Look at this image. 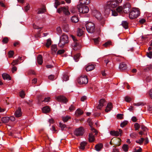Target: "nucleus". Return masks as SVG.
<instances>
[{"label": "nucleus", "instance_id": "32", "mask_svg": "<svg viewBox=\"0 0 152 152\" xmlns=\"http://www.w3.org/2000/svg\"><path fill=\"white\" fill-rule=\"evenodd\" d=\"M92 39L94 41L95 44L97 45L100 41V38L99 37L96 38H93Z\"/></svg>", "mask_w": 152, "mask_h": 152}, {"label": "nucleus", "instance_id": "36", "mask_svg": "<svg viewBox=\"0 0 152 152\" xmlns=\"http://www.w3.org/2000/svg\"><path fill=\"white\" fill-rule=\"evenodd\" d=\"M45 7H42L38 9L37 13L39 14L43 13L45 12Z\"/></svg>", "mask_w": 152, "mask_h": 152}, {"label": "nucleus", "instance_id": "60", "mask_svg": "<svg viewBox=\"0 0 152 152\" xmlns=\"http://www.w3.org/2000/svg\"><path fill=\"white\" fill-rule=\"evenodd\" d=\"M69 109L70 111H73L75 110V107L72 105H71L69 108Z\"/></svg>", "mask_w": 152, "mask_h": 152}, {"label": "nucleus", "instance_id": "62", "mask_svg": "<svg viewBox=\"0 0 152 152\" xmlns=\"http://www.w3.org/2000/svg\"><path fill=\"white\" fill-rule=\"evenodd\" d=\"M10 118V120L12 121H14L15 120V118L14 116H11Z\"/></svg>", "mask_w": 152, "mask_h": 152}, {"label": "nucleus", "instance_id": "42", "mask_svg": "<svg viewBox=\"0 0 152 152\" xmlns=\"http://www.w3.org/2000/svg\"><path fill=\"white\" fill-rule=\"evenodd\" d=\"M125 101L128 102H130L132 100V99L129 96H126L124 98Z\"/></svg>", "mask_w": 152, "mask_h": 152}, {"label": "nucleus", "instance_id": "35", "mask_svg": "<svg viewBox=\"0 0 152 152\" xmlns=\"http://www.w3.org/2000/svg\"><path fill=\"white\" fill-rule=\"evenodd\" d=\"M121 24L125 29H127L128 28V23L126 21H123Z\"/></svg>", "mask_w": 152, "mask_h": 152}, {"label": "nucleus", "instance_id": "56", "mask_svg": "<svg viewBox=\"0 0 152 152\" xmlns=\"http://www.w3.org/2000/svg\"><path fill=\"white\" fill-rule=\"evenodd\" d=\"M111 44V42L110 41H108L107 42H105L104 44H103V45L105 47H107L109 45Z\"/></svg>", "mask_w": 152, "mask_h": 152}, {"label": "nucleus", "instance_id": "64", "mask_svg": "<svg viewBox=\"0 0 152 152\" xmlns=\"http://www.w3.org/2000/svg\"><path fill=\"white\" fill-rule=\"evenodd\" d=\"M17 69V68L15 66L13 67L12 69V72L13 73L15 71H16Z\"/></svg>", "mask_w": 152, "mask_h": 152}, {"label": "nucleus", "instance_id": "13", "mask_svg": "<svg viewBox=\"0 0 152 152\" xmlns=\"http://www.w3.org/2000/svg\"><path fill=\"white\" fill-rule=\"evenodd\" d=\"M105 101L104 99H101L99 101V104L97 106L98 109H101L105 104Z\"/></svg>", "mask_w": 152, "mask_h": 152}, {"label": "nucleus", "instance_id": "33", "mask_svg": "<svg viewBox=\"0 0 152 152\" xmlns=\"http://www.w3.org/2000/svg\"><path fill=\"white\" fill-rule=\"evenodd\" d=\"M63 121L65 122L68 121V120L71 118L70 116L69 115H66L65 116H63L62 117Z\"/></svg>", "mask_w": 152, "mask_h": 152}, {"label": "nucleus", "instance_id": "44", "mask_svg": "<svg viewBox=\"0 0 152 152\" xmlns=\"http://www.w3.org/2000/svg\"><path fill=\"white\" fill-rule=\"evenodd\" d=\"M51 44V41L50 39H48L47 40L46 45L47 47H49Z\"/></svg>", "mask_w": 152, "mask_h": 152}, {"label": "nucleus", "instance_id": "31", "mask_svg": "<svg viewBox=\"0 0 152 152\" xmlns=\"http://www.w3.org/2000/svg\"><path fill=\"white\" fill-rule=\"evenodd\" d=\"M71 37L73 40L74 42V47H77V46L78 45V43L76 42L77 41V40L75 38V37L73 35H71Z\"/></svg>", "mask_w": 152, "mask_h": 152}, {"label": "nucleus", "instance_id": "52", "mask_svg": "<svg viewBox=\"0 0 152 152\" xmlns=\"http://www.w3.org/2000/svg\"><path fill=\"white\" fill-rule=\"evenodd\" d=\"M147 56L148 57L151 58H152V51H150L149 53H147Z\"/></svg>", "mask_w": 152, "mask_h": 152}, {"label": "nucleus", "instance_id": "49", "mask_svg": "<svg viewBox=\"0 0 152 152\" xmlns=\"http://www.w3.org/2000/svg\"><path fill=\"white\" fill-rule=\"evenodd\" d=\"M18 59H16L15 60H14L12 62L11 64L13 66H14L15 65L17 64H18Z\"/></svg>", "mask_w": 152, "mask_h": 152}, {"label": "nucleus", "instance_id": "5", "mask_svg": "<svg viewBox=\"0 0 152 152\" xmlns=\"http://www.w3.org/2000/svg\"><path fill=\"white\" fill-rule=\"evenodd\" d=\"M84 132V130L83 127H80L76 129L74 131V134L76 136H82Z\"/></svg>", "mask_w": 152, "mask_h": 152}, {"label": "nucleus", "instance_id": "22", "mask_svg": "<svg viewBox=\"0 0 152 152\" xmlns=\"http://www.w3.org/2000/svg\"><path fill=\"white\" fill-rule=\"evenodd\" d=\"M103 145L101 143L98 144L96 145L95 146V149L97 151H99L102 148Z\"/></svg>", "mask_w": 152, "mask_h": 152}, {"label": "nucleus", "instance_id": "53", "mask_svg": "<svg viewBox=\"0 0 152 152\" xmlns=\"http://www.w3.org/2000/svg\"><path fill=\"white\" fill-rule=\"evenodd\" d=\"M9 56L10 58H11L14 54V52L13 51H10L8 53Z\"/></svg>", "mask_w": 152, "mask_h": 152}, {"label": "nucleus", "instance_id": "4", "mask_svg": "<svg viewBox=\"0 0 152 152\" xmlns=\"http://www.w3.org/2000/svg\"><path fill=\"white\" fill-rule=\"evenodd\" d=\"M77 7L79 12L82 13H87L89 10L88 7L86 6H83L80 4L77 5Z\"/></svg>", "mask_w": 152, "mask_h": 152}, {"label": "nucleus", "instance_id": "28", "mask_svg": "<svg viewBox=\"0 0 152 152\" xmlns=\"http://www.w3.org/2000/svg\"><path fill=\"white\" fill-rule=\"evenodd\" d=\"M51 50L53 54L55 53L57 50V46L56 45H54L52 46Z\"/></svg>", "mask_w": 152, "mask_h": 152}, {"label": "nucleus", "instance_id": "54", "mask_svg": "<svg viewBox=\"0 0 152 152\" xmlns=\"http://www.w3.org/2000/svg\"><path fill=\"white\" fill-rule=\"evenodd\" d=\"M64 50L63 49L59 50L57 52V54H61L64 53Z\"/></svg>", "mask_w": 152, "mask_h": 152}, {"label": "nucleus", "instance_id": "48", "mask_svg": "<svg viewBox=\"0 0 152 152\" xmlns=\"http://www.w3.org/2000/svg\"><path fill=\"white\" fill-rule=\"evenodd\" d=\"M56 30L57 34L58 35H60L61 34L62 31L60 27H58L56 28Z\"/></svg>", "mask_w": 152, "mask_h": 152}, {"label": "nucleus", "instance_id": "2", "mask_svg": "<svg viewBox=\"0 0 152 152\" xmlns=\"http://www.w3.org/2000/svg\"><path fill=\"white\" fill-rule=\"evenodd\" d=\"M140 13V11L138 9L134 8L129 14V18L131 19L136 18L139 15Z\"/></svg>", "mask_w": 152, "mask_h": 152}, {"label": "nucleus", "instance_id": "12", "mask_svg": "<svg viewBox=\"0 0 152 152\" xmlns=\"http://www.w3.org/2000/svg\"><path fill=\"white\" fill-rule=\"evenodd\" d=\"M131 8V5L130 3H126L123 5V9H124V11L125 12L127 13L130 11Z\"/></svg>", "mask_w": 152, "mask_h": 152}, {"label": "nucleus", "instance_id": "57", "mask_svg": "<svg viewBox=\"0 0 152 152\" xmlns=\"http://www.w3.org/2000/svg\"><path fill=\"white\" fill-rule=\"evenodd\" d=\"M117 117L119 119H121L123 118V115L121 114H119L117 115Z\"/></svg>", "mask_w": 152, "mask_h": 152}, {"label": "nucleus", "instance_id": "16", "mask_svg": "<svg viewBox=\"0 0 152 152\" xmlns=\"http://www.w3.org/2000/svg\"><path fill=\"white\" fill-rule=\"evenodd\" d=\"M88 121L89 123V125L90 126L91 130L93 132L95 133V134H96L97 133V131L92 126L93 124L92 121L90 119H88Z\"/></svg>", "mask_w": 152, "mask_h": 152}, {"label": "nucleus", "instance_id": "9", "mask_svg": "<svg viewBox=\"0 0 152 152\" xmlns=\"http://www.w3.org/2000/svg\"><path fill=\"white\" fill-rule=\"evenodd\" d=\"M122 132V131L121 129H119L118 131H111L110 132V134L112 136H118L119 135L121 136Z\"/></svg>", "mask_w": 152, "mask_h": 152}, {"label": "nucleus", "instance_id": "38", "mask_svg": "<svg viewBox=\"0 0 152 152\" xmlns=\"http://www.w3.org/2000/svg\"><path fill=\"white\" fill-rule=\"evenodd\" d=\"M86 144V142L83 141L80 144V148L82 149H84L85 148V146Z\"/></svg>", "mask_w": 152, "mask_h": 152}, {"label": "nucleus", "instance_id": "26", "mask_svg": "<svg viewBox=\"0 0 152 152\" xmlns=\"http://www.w3.org/2000/svg\"><path fill=\"white\" fill-rule=\"evenodd\" d=\"M126 65L124 63H122L120 64L119 66V68L120 69L122 70H124L126 69Z\"/></svg>", "mask_w": 152, "mask_h": 152}, {"label": "nucleus", "instance_id": "39", "mask_svg": "<svg viewBox=\"0 0 152 152\" xmlns=\"http://www.w3.org/2000/svg\"><path fill=\"white\" fill-rule=\"evenodd\" d=\"M144 140V138H141L140 139L136 140V142L140 145H142Z\"/></svg>", "mask_w": 152, "mask_h": 152}, {"label": "nucleus", "instance_id": "55", "mask_svg": "<svg viewBox=\"0 0 152 152\" xmlns=\"http://www.w3.org/2000/svg\"><path fill=\"white\" fill-rule=\"evenodd\" d=\"M60 4V3L59 1H56L55 2V5H54V6H55V7L56 9H57L58 6V5H59Z\"/></svg>", "mask_w": 152, "mask_h": 152}, {"label": "nucleus", "instance_id": "61", "mask_svg": "<svg viewBox=\"0 0 152 152\" xmlns=\"http://www.w3.org/2000/svg\"><path fill=\"white\" fill-rule=\"evenodd\" d=\"M152 69V65H150L148 66L145 69V70H150Z\"/></svg>", "mask_w": 152, "mask_h": 152}, {"label": "nucleus", "instance_id": "43", "mask_svg": "<svg viewBox=\"0 0 152 152\" xmlns=\"http://www.w3.org/2000/svg\"><path fill=\"white\" fill-rule=\"evenodd\" d=\"M134 126L135 128V130H138L139 129L140 127L139 124L137 123H135L134 124Z\"/></svg>", "mask_w": 152, "mask_h": 152}, {"label": "nucleus", "instance_id": "58", "mask_svg": "<svg viewBox=\"0 0 152 152\" xmlns=\"http://www.w3.org/2000/svg\"><path fill=\"white\" fill-rule=\"evenodd\" d=\"M111 12H112V15H113L114 16H116L118 15L117 12H116L115 11H113V10H112Z\"/></svg>", "mask_w": 152, "mask_h": 152}, {"label": "nucleus", "instance_id": "8", "mask_svg": "<svg viewBox=\"0 0 152 152\" xmlns=\"http://www.w3.org/2000/svg\"><path fill=\"white\" fill-rule=\"evenodd\" d=\"M58 12L60 13L62 12L66 15H69L70 14V12L69 11L68 8L65 7H61L57 10Z\"/></svg>", "mask_w": 152, "mask_h": 152}, {"label": "nucleus", "instance_id": "7", "mask_svg": "<svg viewBox=\"0 0 152 152\" xmlns=\"http://www.w3.org/2000/svg\"><path fill=\"white\" fill-rule=\"evenodd\" d=\"M105 6H106V7L112 9V8L115 7L117 6V4L116 2L114 1H107Z\"/></svg>", "mask_w": 152, "mask_h": 152}, {"label": "nucleus", "instance_id": "29", "mask_svg": "<svg viewBox=\"0 0 152 152\" xmlns=\"http://www.w3.org/2000/svg\"><path fill=\"white\" fill-rule=\"evenodd\" d=\"M83 29L78 28L77 32V35L78 36L80 37L83 34Z\"/></svg>", "mask_w": 152, "mask_h": 152}, {"label": "nucleus", "instance_id": "6", "mask_svg": "<svg viewBox=\"0 0 152 152\" xmlns=\"http://www.w3.org/2000/svg\"><path fill=\"white\" fill-rule=\"evenodd\" d=\"M78 82L80 84H87L88 80L87 76L86 75H83L80 76L78 80Z\"/></svg>", "mask_w": 152, "mask_h": 152}, {"label": "nucleus", "instance_id": "24", "mask_svg": "<svg viewBox=\"0 0 152 152\" xmlns=\"http://www.w3.org/2000/svg\"><path fill=\"white\" fill-rule=\"evenodd\" d=\"M88 140L89 142H93L95 140L94 136L92 134H90L89 135Z\"/></svg>", "mask_w": 152, "mask_h": 152}, {"label": "nucleus", "instance_id": "40", "mask_svg": "<svg viewBox=\"0 0 152 152\" xmlns=\"http://www.w3.org/2000/svg\"><path fill=\"white\" fill-rule=\"evenodd\" d=\"M123 9H124L121 6H119L116 9L117 11L120 13L122 12Z\"/></svg>", "mask_w": 152, "mask_h": 152}, {"label": "nucleus", "instance_id": "1", "mask_svg": "<svg viewBox=\"0 0 152 152\" xmlns=\"http://www.w3.org/2000/svg\"><path fill=\"white\" fill-rule=\"evenodd\" d=\"M68 42V37L65 34H63L60 38L58 44V46L61 48H63L65 45Z\"/></svg>", "mask_w": 152, "mask_h": 152}, {"label": "nucleus", "instance_id": "27", "mask_svg": "<svg viewBox=\"0 0 152 152\" xmlns=\"http://www.w3.org/2000/svg\"><path fill=\"white\" fill-rule=\"evenodd\" d=\"M42 111L43 113H47L49 112L50 109L48 107L46 106L42 108Z\"/></svg>", "mask_w": 152, "mask_h": 152}, {"label": "nucleus", "instance_id": "21", "mask_svg": "<svg viewBox=\"0 0 152 152\" xmlns=\"http://www.w3.org/2000/svg\"><path fill=\"white\" fill-rule=\"evenodd\" d=\"M3 78L4 80H11V77L10 76L7 74L3 73L2 74Z\"/></svg>", "mask_w": 152, "mask_h": 152}, {"label": "nucleus", "instance_id": "45", "mask_svg": "<svg viewBox=\"0 0 152 152\" xmlns=\"http://www.w3.org/2000/svg\"><path fill=\"white\" fill-rule=\"evenodd\" d=\"M20 96L22 98H23L25 95L24 92L23 91H20L19 93Z\"/></svg>", "mask_w": 152, "mask_h": 152}, {"label": "nucleus", "instance_id": "19", "mask_svg": "<svg viewBox=\"0 0 152 152\" xmlns=\"http://www.w3.org/2000/svg\"><path fill=\"white\" fill-rule=\"evenodd\" d=\"M95 68V65L94 64H90L87 66L86 68V70L87 72L90 71Z\"/></svg>", "mask_w": 152, "mask_h": 152}, {"label": "nucleus", "instance_id": "17", "mask_svg": "<svg viewBox=\"0 0 152 152\" xmlns=\"http://www.w3.org/2000/svg\"><path fill=\"white\" fill-rule=\"evenodd\" d=\"M112 108L113 106L112 104L110 102L108 103L106 107L105 111V112L107 113L110 111Z\"/></svg>", "mask_w": 152, "mask_h": 152}, {"label": "nucleus", "instance_id": "50", "mask_svg": "<svg viewBox=\"0 0 152 152\" xmlns=\"http://www.w3.org/2000/svg\"><path fill=\"white\" fill-rule=\"evenodd\" d=\"M8 41V39L7 37L4 38L2 40V42H3V43L4 44L7 43Z\"/></svg>", "mask_w": 152, "mask_h": 152}, {"label": "nucleus", "instance_id": "15", "mask_svg": "<svg viewBox=\"0 0 152 152\" xmlns=\"http://www.w3.org/2000/svg\"><path fill=\"white\" fill-rule=\"evenodd\" d=\"M104 10L103 11V14L105 16H107L110 14V12H111L112 9L109 8L108 7H106L105 6L104 7Z\"/></svg>", "mask_w": 152, "mask_h": 152}, {"label": "nucleus", "instance_id": "11", "mask_svg": "<svg viewBox=\"0 0 152 152\" xmlns=\"http://www.w3.org/2000/svg\"><path fill=\"white\" fill-rule=\"evenodd\" d=\"M15 116L17 118L20 117L22 115V112L20 107H19L16 109L15 113Z\"/></svg>", "mask_w": 152, "mask_h": 152}, {"label": "nucleus", "instance_id": "34", "mask_svg": "<svg viewBox=\"0 0 152 152\" xmlns=\"http://www.w3.org/2000/svg\"><path fill=\"white\" fill-rule=\"evenodd\" d=\"M83 113V111L80 109H77L75 111V114L77 115H80Z\"/></svg>", "mask_w": 152, "mask_h": 152}, {"label": "nucleus", "instance_id": "47", "mask_svg": "<svg viewBox=\"0 0 152 152\" xmlns=\"http://www.w3.org/2000/svg\"><path fill=\"white\" fill-rule=\"evenodd\" d=\"M128 122L127 121H124L121 124L120 126L121 127H123L127 124Z\"/></svg>", "mask_w": 152, "mask_h": 152}, {"label": "nucleus", "instance_id": "23", "mask_svg": "<svg viewBox=\"0 0 152 152\" xmlns=\"http://www.w3.org/2000/svg\"><path fill=\"white\" fill-rule=\"evenodd\" d=\"M37 61L38 64L41 65L43 62V60L42 56L39 55L37 58Z\"/></svg>", "mask_w": 152, "mask_h": 152}, {"label": "nucleus", "instance_id": "20", "mask_svg": "<svg viewBox=\"0 0 152 152\" xmlns=\"http://www.w3.org/2000/svg\"><path fill=\"white\" fill-rule=\"evenodd\" d=\"M71 21L73 23H77L79 21L78 18L76 16H73L71 18Z\"/></svg>", "mask_w": 152, "mask_h": 152}, {"label": "nucleus", "instance_id": "14", "mask_svg": "<svg viewBox=\"0 0 152 152\" xmlns=\"http://www.w3.org/2000/svg\"><path fill=\"white\" fill-rule=\"evenodd\" d=\"M56 99L58 101L64 103H66L67 102V100L66 98L65 97L62 96H60L56 97Z\"/></svg>", "mask_w": 152, "mask_h": 152}, {"label": "nucleus", "instance_id": "41", "mask_svg": "<svg viewBox=\"0 0 152 152\" xmlns=\"http://www.w3.org/2000/svg\"><path fill=\"white\" fill-rule=\"evenodd\" d=\"M80 56V54L79 53H77L75 55L74 57V58L75 61L77 62L78 61V59L79 58Z\"/></svg>", "mask_w": 152, "mask_h": 152}, {"label": "nucleus", "instance_id": "18", "mask_svg": "<svg viewBox=\"0 0 152 152\" xmlns=\"http://www.w3.org/2000/svg\"><path fill=\"white\" fill-rule=\"evenodd\" d=\"M9 121L10 118L7 116L3 117L1 119V121L2 123H7L9 122Z\"/></svg>", "mask_w": 152, "mask_h": 152}, {"label": "nucleus", "instance_id": "46", "mask_svg": "<svg viewBox=\"0 0 152 152\" xmlns=\"http://www.w3.org/2000/svg\"><path fill=\"white\" fill-rule=\"evenodd\" d=\"M69 77L67 75H64L63 78V80L64 81H66L69 80Z\"/></svg>", "mask_w": 152, "mask_h": 152}, {"label": "nucleus", "instance_id": "51", "mask_svg": "<svg viewBox=\"0 0 152 152\" xmlns=\"http://www.w3.org/2000/svg\"><path fill=\"white\" fill-rule=\"evenodd\" d=\"M130 136L132 138H136L137 136V134L135 133H132L130 134Z\"/></svg>", "mask_w": 152, "mask_h": 152}, {"label": "nucleus", "instance_id": "3", "mask_svg": "<svg viewBox=\"0 0 152 152\" xmlns=\"http://www.w3.org/2000/svg\"><path fill=\"white\" fill-rule=\"evenodd\" d=\"M86 30L89 33H93L95 31V25L94 23L89 22L86 24Z\"/></svg>", "mask_w": 152, "mask_h": 152}, {"label": "nucleus", "instance_id": "63", "mask_svg": "<svg viewBox=\"0 0 152 152\" xmlns=\"http://www.w3.org/2000/svg\"><path fill=\"white\" fill-rule=\"evenodd\" d=\"M30 8V6L28 4L25 7V11H27L29 10Z\"/></svg>", "mask_w": 152, "mask_h": 152}, {"label": "nucleus", "instance_id": "37", "mask_svg": "<svg viewBox=\"0 0 152 152\" xmlns=\"http://www.w3.org/2000/svg\"><path fill=\"white\" fill-rule=\"evenodd\" d=\"M128 146L127 145L124 144L122 146V149L125 152H127L128 151Z\"/></svg>", "mask_w": 152, "mask_h": 152}, {"label": "nucleus", "instance_id": "30", "mask_svg": "<svg viewBox=\"0 0 152 152\" xmlns=\"http://www.w3.org/2000/svg\"><path fill=\"white\" fill-rule=\"evenodd\" d=\"M59 125L62 130H66L67 129V127L65 124H63L61 123H59Z\"/></svg>", "mask_w": 152, "mask_h": 152}, {"label": "nucleus", "instance_id": "59", "mask_svg": "<svg viewBox=\"0 0 152 152\" xmlns=\"http://www.w3.org/2000/svg\"><path fill=\"white\" fill-rule=\"evenodd\" d=\"M50 98L49 97H47L45 98V99L42 101L44 102H48L50 101Z\"/></svg>", "mask_w": 152, "mask_h": 152}, {"label": "nucleus", "instance_id": "25", "mask_svg": "<svg viewBox=\"0 0 152 152\" xmlns=\"http://www.w3.org/2000/svg\"><path fill=\"white\" fill-rule=\"evenodd\" d=\"M79 1L81 4L88 5L90 2V0H80Z\"/></svg>", "mask_w": 152, "mask_h": 152}, {"label": "nucleus", "instance_id": "10", "mask_svg": "<svg viewBox=\"0 0 152 152\" xmlns=\"http://www.w3.org/2000/svg\"><path fill=\"white\" fill-rule=\"evenodd\" d=\"M93 15L97 19L100 20L101 18V13L98 11L95 10L92 12Z\"/></svg>", "mask_w": 152, "mask_h": 152}]
</instances>
